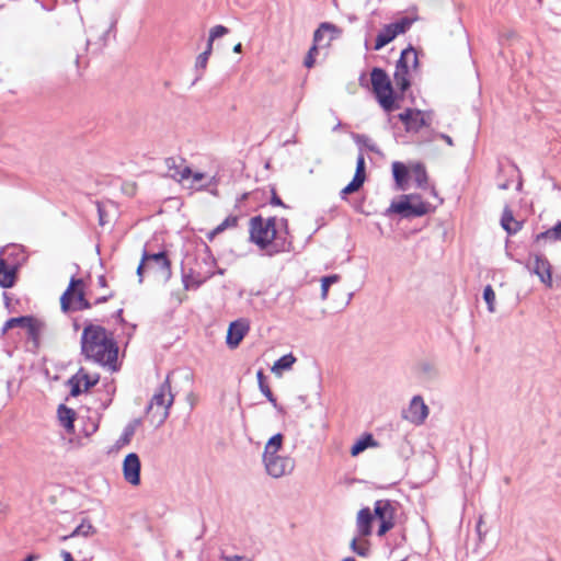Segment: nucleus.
<instances>
[{"instance_id": "nucleus-44", "label": "nucleus", "mask_w": 561, "mask_h": 561, "mask_svg": "<svg viewBox=\"0 0 561 561\" xmlns=\"http://www.w3.org/2000/svg\"><path fill=\"white\" fill-rule=\"evenodd\" d=\"M415 111L416 110L408 108L403 113L399 114V119L405 125L407 130H409L410 126H414V121L412 119L414 117Z\"/></svg>"}, {"instance_id": "nucleus-49", "label": "nucleus", "mask_w": 561, "mask_h": 561, "mask_svg": "<svg viewBox=\"0 0 561 561\" xmlns=\"http://www.w3.org/2000/svg\"><path fill=\"white\" fill-rule=\"evenodd\" d=\"M145 268H147L146 263H142V261H141L137 267V275L139 276L140 282L142 280V272Z\"/></svg>"}, {"instance_id": "nucleus-50", "label": "nucleus", "mask_w": 561, "mask_h": 561, "mask_svg": "<svg viewBox=\"0 0 561 561\" xmlns=\"http://www.w3.org/2000/svg\"><path fill=\"white\" fill-rule=\"evenodd\" d=\"M190 176L193 178L194 182H198L205 178V174L202 172H195V173L192 172Z\"/></svg>"}, {"instance_id": "nucleus-1", "label": "nucleus", "mask_w": 561, "mask_h": 561, "mask_svg": "<svg viewBox=\"0 0 561 561\" xmlns=\"http://www.w3.org/2000/svg\"><path fill=\"white\" fill-rule=\"evenodd\" d=\"M81 353L89 359L103 366L114 367L117 360L118 347L103 327L88 324L81 335Z\"/></svg>"}, {"instance_id": "nucleus-22", "label": "nucleus", "mask_w": 561, "mask_h": 561, "mask_svg": "<svg viewBox=\"0 0 561 561\" xmlns=\"http://www.w3.org/2000/svg\"><path fill=\"white\" fill-rule=\"evenodd\" d=\"M501 226L510 234H514L522 229V222L514 219L513 213L508 207L504 208Z\"/></svg>"}, {"instance_id": "nucleus-7", "label": "nucleus", "mask_w": 561, "mask_h": 561, "mask_svg": "<svg viewBox=\"0 0 561 561\" xmlns=\"http://www.w3.org/2000/svg\"><path fill=\"white\" fill-rule=\"evenodd\" d=\"M82 284V279L72 277L66 291L60 297V307L64 312L69 310H85L92 307L91 302L85 299L84 293L76 287Z\"/></svg>"}, {"instance_id": "nucleus-37", "label": "nucleus", "mask_w": 561, "mask_h": 561, "mask_svg": "<svg viewBox=\"0 0 561 561\" xmlns=\"http://www.w3.org/2000/svg\"><path fill=\"white\" fill-rule=\"evenodd\" d=\"M354 140L357 145L366 147L371 152H379L376 144L366 135L356 134Z\"/></svg>"}, {"instance_id": "nucleus-17", "label": "nucleus", "mask_w": 561, "mask_h": 561, "mask_svg": "<svg viewBox=\"0 0 561 561\" xmlns=\"http://www.w3.org/2000/svg\"><path fill=\"white\" fill-rule=\"evenodd\" d=\"M375 513L369 507H363L356 516V533L359 537H369L373 534Z\"/></svg>"}, {"instance_id": "nucleus-3", "label": "nucleus", "mask_w": 561, "mask_h": 561, "mask_svg": "<svg viewBox=\"0 0 561 561\" xmlns=\"http://www.w3.org/2000/svg\"><path fill=\"white\" fill-rule=\"evenodd\" d=\"M370 81L373 92L376 95L380 106L386 112H391L394 108V91L387 72L381 68H373L370 72Z\"/></svg>"}, {"instance_id": "nucleus-36", "label": "nucleus", "mask_w": 561, "mask_h": 561, "mask_svg": "<svg viewBox=\"0 0 561 561\" xmlns=\"http://www.w3.org/2000/svg\"><path fill=\"white\" fill-rule=\"evenodd\" d=\"M340 275L333 274L329 276H324L321 278V299L325 300L328 298L329 288L332 284H335L340 280Z\"/></svg>"}, {"instance_id": "nucleus-28", "label": "nucleus", "mask_w": 561, "mask_h": 561, "mask_svg": "<svg viewBox=\"0 0 561 561\" xmlns=\"http://www.w3.org/2000/svg\"><path fill=\"white\" fill-rule=\"evenodd\" d=\"M256 379H257V383H259V388H260L261 392L273 404V407L277 409L278 408L277 400L274 397L270 386L267 385L266 377L262 369H260L256 373Z\"/></svg>"}, {"instance_id": "nucleus-53", "label": "nucleus", "mask_w": 561, "mask_h": 561, "mask_svg": "<svg viewBox=\"0 0 561 561\" xmlns=\"http://www.w3.org/2000/svg\"><path fill=\"white\" fill-rule=\"evenodd\" d=\"M98 283L100 286L104 287L106 286V279H105V276L101 275L99 278H98Z\"/></svg>"}, {"instance_id": "nucleus-25", "label": "nucleus", "mask_w": 561, "mask_h": 561, "mask_svg": "<svg viewBox=\"0 0 561 561\" xmlns=\"http://www.w3.org/2000/svg\"><path fill=\"white\" fill-rule=\"evenodd\" d=\"M283 442H284L283 434L277 433V434L273 435L265 444L263 459L278 455V451L282 449Z\"/></svg>"}, {"instance_id": "nucleus-14", "label": "nucleus", "mask_w": 561, "mask_h": 561, "mask_svg": "<svg viewBox=\"0 0 561 561\" xmlns=\"http://www.w3.org/2000/svg\"><path fill=\"white\" fill-rule=\"evenodd\" d=\"M99 375H90L85 369L80 368L69 380L70 394L78 397L82 392L88 391L99 382Z\"/></svg>"}, {"instance_id": "nucleus-60", "label": "nucleus", "mask_w": 561, "mask_h": 561, "mask_svg": "<svg viewBox=\"0 0 561 561\" xmlns=\"http://www.w3.org/2000/svg\"><path fill=\"white\" fill-rule=\"evenodd\" d=\"M122 312H123V310H122V309H121V310H118V311H117V317H121V316H122Z\"/></svg>"}, {"instance_id": "nucleus-20", "label": "nucleus", "mask_w": 561, "mask_h": 561, "mask_svg": "<svg viewBox=\"0 0 561 561\" xmlns=\"http://www.w3.org/2000/svg\"><path fill=\"white\" fill-rule=\"evenodd\" d=\"M16 277L15 267L9 266L4 259L0 257V286L10 288L14 285Z\"/></svg>"}, {"instance_id": "nucleus-52", "label": "nucleus", "mask_w": 561, "mask_h": 561, "mask_svg": "<svg viewBox=\"0 0 561 561\" xmlns=\"http://www.w3.org/2000/svg\"><path fill=\"white\" fill-rule=\"evenodd\" d=\"M439 137L445 140L447 142V145L449 146H453L454 145V141L451 139V137H449L448 135L446 134H439Z\"/></svg>"}, {"instance_id": "nucleus-57", "label": "nucleus", "mask_w": 561, "mask_h": 561, "mask_svg": "<svg viewBox=\"0 0 561 561\" xmlns=\"http://www.w3.org/2000/svg\"><path fill=\"white\" fill-rule=\"evenodd\" d=\"M482 520L480 519L478 525H477V530L479 533V537L481 538V531H480V525H481Z\"/></svg>"}, {"instance_id": "nucleus-31", "label": "nucleus", "mask_w": 561, "mask_h": 561, "mask_svg": "<svg viewBox=\"0 0 561 561\" xmlns=\"http://www.w3.org/2000/svg\"><path fill=\"white\" fill-rule=\"evenodd\" d=\"M368 537H359L358 535L352 539L351 549L354 553L360 557H366L369 553Z\"/></svg>"}, {"instance_id": "nucleus-27", "label": "nucleus", "mask_w": 561, "mask_h": 561, "mask_svg": "<svg viewBox=\"0 0 561 561\" xmlns=\"http://www.w3.org/2000/svg\"><path fill=\"white\" fill-rule=\"evenodd\" d=\"M392 173L399 190H405V182L408 179L409 171L407 167L401 162H393Z\"/></svg>"}, {"instance_id": "nucleus-19", "label": "nucleus", "mask_w": 561, "mask_h": 561, "mask_svg": "<svg viewBox=\"0 0 561 561\" xmlns=\"http://www.w3.org/2000/svg\"><path fill=\"white\" fill-rule=\"evenodd\" d=\"M165 165H167L169 175L179 182H181L185 179H188L192 173V170L190 167L178 165L175 158L165 159Z\"/></svg>"}, {"instance_id": "nucleus-30", "label": "nucleus", "mask_w": 561, "mask_h": 561, "mask_svg": "<svg viewBox=\"0 0 561 561\" xmlns=\"http://www.w3.org/2000/svg\"><path fill=\"white\" fill-rule=\"evenodd\" d=\"M94 533H95V528L92 526V524L88 520H82V523L80 525H78L71 534L64 536L61 539L68 540L70 538H75V537H79V536L89 537V536L93 535Z\"/></svg>"}, {"instance_id": "nucleus-35", "label": "nucleus", "mask_w": 561, "mask_h": 561, "mask_svg": "<svg viewBox=\"0 0 561 561\" xmlns=\"http://www.w3.org/2000/svg\"><path fill=\"white\" fill-rule=\"evenodd\" d=\"M238 224V217L237 216H228L220 225H218L210 233L209 239H213L215 236L221 233L227 228L236 227Z\"/></svg>"}, {"instance_id": "nucleus-11", "label": "nucleus", "mask_w": 561, "mask_h": 561, "mask_svg": "<svg viewBox=\"0 0 561 561\" xmlns=\"http://www.w3.org/2000/svg\"><path fill=\"white\" fill-rule=\"evenodd\" d=\"M265 470L272 478L278 479L293 472L295 459L289 456L275 455L263 459Z\"/></svg>"}, {"instance_id": "nucleus-58", "label": "nucleus", "mask_w": 561, "mask_h": 561, "mask_svg": "<svg viewBox=\"0 0 561 561\" xmlns=\"http://www.w3.org/2000/svg\"><path fill=\"white\" fill-rule=\"evenodd\" d=\"M423 369H424L425 371H430V370H431V366L426 364V365H424V366H423Z\"/></svg>"}, {"instance_id": "nucleus-4", "label": "nucleus", "mask_w": 561, "mask_h": 561, "mask_svg": "<svg viewBox=\"0 0 561 561\" xmlns=\"http://www.w3.org/2000/svg\"><path fill=\"white\" fill-rule=\"evenodd\" d=\"M430 205L416 194L402 195L400 201L392 202L387 213H394L403 218H415L427 214Z\"/></svg>"}, {"instance_id": "nucleus-54", "label": "nucleus", "mask_w": 561, "mask_h": 561, "mask_svg": "<svg viewBox=\"0 0 561 561\" xmlns=\"http://www.w3.org/2000/svg\"><path fill=\"white\" fill-rule=\"evenodd\" d=\"M241 50H242V45H241V43H238V44H236V45L233 46V51H234V53H241Z\"/></svg>"}, {"instance_id": "nucleus-61", "label": "nucleus", "mask_w": 561, "mask_h": 561, "mask_svg": "<svg viewBox=\"0 0 561 561\" xmlns=\"http://www.w3.org/2000/svg\"><path fill=\"white\" fill-rule=\"evenodd\" d=\"M214 182H215V178H211V180H210L208 185H211Z\"/></svg>"}, {"instance_id": "nucleus-18", "label": "nucleus", "mask_w": 561, "mask_h": 561, "mask_svg": "<svg viewBox=\"0 0 561 561\" xmlns=\"http://www.w3.org/2000/svg\"><path fill=\"white\" fill-rule=\"evenodd\" d=\"M249 331V323L245 320H236L230 323L227 332V345L236 348Z\"/></svg>"}, {"instance_id": "nucleus-47", "label": "nucleus", "mask_w": 561, "mask_h": 561, "mask_svg": "<svg viewBox=\"0 0 561 561\" xmlns=\"http://www.w3.org/2000/svg\"><path fill=\"white\" fill-rule=\"evenodd\" d=\"M271 204L275 206H283L286 207V205L283 203V201L277 196V194L273 191V195L271 198Z\"/></svg>"}, {"instance_id": "nucleus-16", "label": "nucleus", "mask_w": 561, "mask_h": 561, "mask_svg": "<svg viewBox=\"0 0 561 561\" xmlns=\"http://www.w3.org/2000/svg\"><path fill=\"white\" fill-rule=\"evenodd\" d=\"M141 463L139 456L135 453L128 454L123 461L124 479L131 485L140 483Z\"/></svg>"}, {"instance_id": "nucleus-51", "label": "nucleus", "mask_w": 561, "mask_h": 561, "mask_svg": "<svg viewBox=\"0 0 561 561\" xmlns=\"http://www.w3.org/2000/svg\"><path fill=\"white\" fill-rule=\"evenodd\" d=\"M113 295L110 294V295H106V296L99 297V298L95 299L94 305L103 304V302L107 301Z\"/></svg>"}, {"instance_id": "nucleus-41", "label": "nucleus", "mask_w": 561, "mask_h": 561, "mask_svg": "<svg viewBox=\"0 0 561 561\" xmlns=\"http://www.w3.org/2000/svg\"><path fill=\"white\" fill-rule=\"evenodd\" d=\"M364 182L357 179H354L341 191V198H345L348 194L357 192Z\"/></svg>"}, {"instance_id": "nucleus-9", "label": "nucleus", "mask_w": 561, "mask_h": 561, "mask_svg": "<svg viewBox=\"0 0 561 561\" xmlns=\"http://www.w3.org/2000/svg\"><path fill=\"white\" fill-rule=\"evenodd\" d=\"M526 267L531 274L536 275L546 287H552V265L543 254L529 253Z\"/></svg>"}, {"instance_id": "nucleus-34", "label": "nucleus", "mask_w": 561, "mask_h": 561, "mask_svg": "<svg viewBox=\"0 0 561 561\" xmlns=\"http://www.w3.org/2000/svg\"><path fill=\"white\" fill-rule=\"evenodd\" d=\"M412 175L419 187H423L427 183V174L423 164H414L412 167Z\"/></svg>"}, {"instance_id": "nucleus-32", "label": "nucleus", "mask_w": 561, "mask_h": 561, "mask_svg": "<svg viewBox=\"0 0 561 561\" xmlns=\"http://www.w3.org/2000/svg\"><path fill=\"white\" fill-rule=\"evenodd\" d=\"M377 443L370 434L357 440L351 448V455L353 457L358 456L360 453L366 450L368 447L376 446Z\"/></svg>"}, {"instance_id": "nucleus-40", "label": "nucleus", "mask_w": 561, "mask_h": 561, "mask_svg": "<svg viewBox=\"0 0 561 561\" xmlns=\"http://www.w3.org/2000/svg\"><path fill=\"white\" fill-rule=\"evenodd\" d=\"M135 430H136V424H128L124 428V432H123L122 436L117 440V445L118 446L128 445L130 443L134 434H135Z\"/></svg>"}, {"instance_id": "nucleus-23", "label": "nucleus", "mask_w": 561, "mask_h": 561, "mask_svg": "<svg viewBox=\"0 0 561 561\" xmlns=\"http://www.w3.org/2000/svg\"><path fill=\"white\" fill-rule=\"evenodd\" d=\"M57 414H58V420L60 422V424L68 431H72L73 430V422H75V417H76V412L66 407L65 404H60L58 407V410H57Z\"/></svg>"}, {"instance_id": "nucleus-5", "label": "nucleus", "mask_w": 561, "mask_h": 561, "mask_svg": "<svg viewBox=\"0 0 561 561\" xmlns=\"http://www.w3.org/2000/svg\"><path fill=\"white\" fill-rule=\"evenodd\" d=\"M399 503L388 499L377 500L374 503L375 519L378 522L377 535L382 537L396 525Z\"/></svg>"}, {"instance_id": "nucleus-8", "label": "nucleus", "mask_w": 561, "mask_h": 561, "mask_svg": "<svg viewBox=\"0 0 561 561\" xmlns=\"http://www.w3.org/2000/svg\"><path fill=\"white\" fill-rule=\"evenodd\" d=\"M325 33H330V36L323 45L329 46L332 41L341 36L342 31L336 25L329 22H323L319 25V27L313 33V45L310 47L304 61V65L307 68H311L314 65L319 45L322 44Z\"/></svg>"}, {"instance_id": "nucleus-15", "label": "nucleus", "mask_w": 561, "mask_h": 561, "mask_svg": "<svg viewBox=\"0 0 561 561\" xmlns=\"http://www.w3.org/2000/svg\"><path fill=\"white\" fill-rule=\"evenodd\" d=\"M428 407L421 396H414L403 417L414 425H422L428 416Z\"/></svg>"}, {"instance_id": "nucleus-56", "label": "nucleus", "mask_w": 561, "mask_h": 561, "mask_svg": "<svg viewBox=\"0 0 561 561\" xmlns=\"http://www.w3.org/2000/svg\"><path fill=\"white\" fill-rule=\"evenodd\" d=\"M329 36H330V33H325V34H324V37H323L322 44H321L320 46H324L323 44L329 39Z\"/></svg>"}, {"instance_id": "nucleus-6", "label": "nucleus", "mask_w": 561, "mask_h": 561, "mask_svg": "<svg viewBox=\"0 0 561 561\" xmlns=\"http://www.w3.org/2000/svg\"><path fill=\"white\" fill-rule=\"evenodd\" d=\"M417 64V55L413 47H408L402 50L393 73L394 83L401 93H404L411 85L409 79L410 67L416 68Z\"/></svg>"}, {"instance_id": "nucleus-26", "label": "nucleus", "mask_w": 561, "mask_h": 561, "mask_svg": "<svg viewBox=\"0 0 561 561\" xmlns=\"http://www.w3.org/2000/svg\"><path fill=\"white\" fill-rule=\"evenodd\" d=\"M296 357L289 353V354H286L284 356H282L280 358H278L272 366V371L276 375V376H282L283 371L284 370H289L291 369L293 365L296 363Z\"/></svg>"}, {"instance_id": "nucleus-13", "label": "nucleus", "mask_w": 561, "mask_h": 561, "mask_svg": "<svg viewBox=\"0 0 561 561\" xmlns=\"http://www.w3.org/2000/svg\"><path fill=\"white\" fill-rule=\"evenodd\" d=\"M142 263H146L148 270L159 273L163 279L171 277V263L164 251L159 253H142Z\"/></svg>"}, {"instance_id": "nucleus-42", "label": "nucleus", "mask_w": 561, "mask_h": 561, "mask_svg": "<svg viewBox=\"0 0 561 561\" xmlns=\"http://www.w3.org/2000/svg\"><path fill=\"white\" fill-rule=\"evenodd\" d=\"M229 33V30L224 25H216L209 32L208 43L213 47V43L216 38H219Z\"/></svg>"}, {"instance_id": "nucleus-43", "label": "nucleus", "mask_w": 561, "mask_h": 561, "mask_svg": "<svg viewBox=\"0 0 561 561\" xmlns=\"http://www.w3.org/2000/svg\"><path fill=\"white\" fill-rule=\"evenodd\" d=\"M354 179L365 182V158L363 153H359L357 157Z\"/></svg>"}, {"instance_id": "nucleus-12", "label": "nucleus", "mask_w": 561, "mask_h": 561, "mask_svg": "<svg viewBox=\"0 0 561 561\" xmlns=\"http://www.w3.org/2000/svg\"><path fill=\"white\" fill-rule=\"evenodd\" d=\"M173 403V396L171 393V387L167 379L153 394L151 402L147 409V412H151L154 407L162 408V412L159 415V424H162L169 416V409Z\"/></svg>"}, {"instance_id": "nucleus-2", "label": "nucleus", "mask_w": 561, "mask_h": 561, "mask_svg": "<svg viewBox=\"0 0 561 561\" xmlns=\"http://www.w3.org/2000/svg\"><path fill=\"white\" fill-rule=\"evenodd\" d=\"M285 231L277 232L276 218L264 219L262 216H255L250 219V240L264 251L268 256L290 250L291 242L287 239V220L282 219Z\"/></svg>"}, {"instance_id": "nucleus-33", "label": "nucleus", "mask_w": 561, "mask_h": 561, "mask_svg": "<svg viewBox=\"0 0 561 561\" xmlns=\"http://www.w3.org/2000/svg\"><path fill=\"white\" fill-rule=\"evenodd\" d=\"M412 121L414 126H410L409 130L419 131L422 127L430 125V114L416 110Z\"/></svg>"}, {"instance_id": "nucleus-29", "label": "nucleus", "mask_w": 561, "mask_h": 561, "mask_svg": "<svg viewBox=\"0 0 561 561\" xmlns=\"http://www.w3.org/2000/svg\"><path fill=\"white\" fill-rule=\"evenodd\" d=\"M44 327V322L35 318L26 329L27 337L33 342L35 347H38L39 345L41 334Z\"/></svg>"}, {"instance_id": "nucleus-10", "label": "nucleus", "mask_w": 561, "mask_h": 561, "mask_svg": "<svg viewBox=\"0 0 561 561\" xmlns=\"http://www.w3.org/2000/svg\"><path fill=\"white\" fill-rule=\"evenodd\" d=\"M412 23L413 20L409 18H402L399 21L385 25L376 37L374 49L380 50L382 47L392 42L398 35L405 33L411 27Z\"/></svg>"}, {"instance_id": "nucleus-59", "label": "nucleus", "mask_w": 561, "mask_h": 561, "mask_svg": "<svg viewBox=\"0 0 561 561\" xmlns=\"http://www.w3.org/2000/svg\"><path fill=\"white\" fill-rule=\"evenodd\" d=\"M342 561H356V560L354 558L348 557V558H344Z\"/></svg>"}, {"instance_id": "nucleus-24", "label": "nucleus", "mask_w": 561, "mask_h": 561, "mask_svg": "<svg viewBox=\"0 0 561 561\" xmlns=\"http://www.w3.org/2000/svg\"><path fill=\"white\" fill-rule=\"evenodd\" d=\"M35 318L32 316H22L16 318H10L7 320L1 329V334L4 335L9 330L14 328L27 329L28 325Z\"/></svg>"}, {"instance_id": "nucleus-21", "label": "nucleus", "mask_w": 561, "mask_h": 561, "mask_svg": "<svg viewBox=\"0 0 561 561\" xmlns=\"http://www.w3.org/2000/svg\"><path fill=\"white\" fill-rule=\"evenodd\" d=\"M561 241V221H558L552 228L537 233L534 238V242L536 244H541L542 242H557Z\"/></svg>"}, {"instance_id": "nucleus-45", "label": "nucleus", "mask_w": 561, "mask_h": 561, "mask_svg": "<svg viewBox=\"0 0 561 561\" xmlns=\"http://www.w3.org/2000/svg\"><path fill=\"white\" fill-rule=\"evenodd\" d=\"M220 558H221L222 561H251L247 557L239 556V554H233V556L221 554Z\"/></svg>"}, {"instance_id": "nucleus-48", "label": "nucleus", "mask_w": 561, "mask_h": 561, "mask_svg": "<svg viewBox=\"0 0 561 561\" xmlns=\"http://www.w3.org/2000/svg\"><path fill=\"white\" fill-rule=\"evenodd\" d=\"M60 556L62 558V561H75L71 553L67 550H61Z\"/></svg>"}, {"instance_id": "nucleus-38", "label": "nucleus", "mask_w": 561, "mask_h": 561, "mask_svg": "<svg viewBox=\"0 0 561 561\" xmlns=\"http://www.w3.org/2000/svg\"><path fill=\"white\" fill-rule=\"evenodd\" d=\"M483 299L488 305V310L492 313L495 312V293L491 285L484 287Z\"/></svg>"}, {"instance_id": "nucleus-55", "label": "nucleus", "mask_w": 561, "mask_h": 561, "mask_svg": "<svg viewBox=\"0 0 561 561\" xmlns=\"http://www.w3.org/2000/svg\"><path fill=\"white\" fill-rule=\"evenodd\" d=\"M35 559H36V556L30 554L23 561H34Z\"/></svg>"}, {"instance_id": "nucleus-46", "label": "nucleus", "mask_w": 561, "mask_h": 561, "mask_svg": "<svg viewBox=\"0 0 561 561\" xmlns=\"http://www.w3.org/2000/svg\"><path fill=\"white\" fill-rule=\"evenodd\" d=\"M98 213H99V224L101 226H104L107 222V220L105 218V211L99 203H98Z\"/></svg>"}, {"instance_id": "nucleus-39", "label": "nucleus", "mask_w": 561, "mask_h": 561, "mask_svg": "<svg viewBox=\"0 0 561 561\" xmlns=\"http://www.w3.org/2000/svg\"><path fill=\"white\" fill-rule=\"evenodd\" d=\"M211 50H213V47H210V44H207L205 51L199 54L196 58V62H195L196 70H202V71L205 70V68L207 66L208 58L211 54Z\"/></svg>"}]
</instances>
